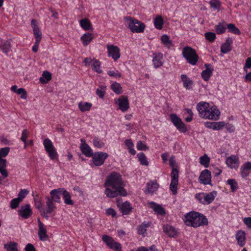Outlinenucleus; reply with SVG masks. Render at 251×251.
<instances>
[{"mask_svg":"<svg viewBox=\"0 0 251 251\" xmlns=\"http://www.w3.org/2000/svg\"><path fill=\"white\" fill-rule=\"evenodd\" d=\"M125 22H126L127 27L132 32H143L145 28V25L143 23L130 17H125Z\"/></svg>","mask_w":251,"mask_h":251,"instance_id":"39448f33","label":"nucleus"},{"mask_svg":"<svg viewBox=\"0 0 251 251\" xmlns=\"http://www.w3.org/2000/svg\"><path fill=\"white\" fill-rule=\"evenodd\" d=\"M63 188H58L51 190L50 192V197H45L46 211L45 213H51L56 208L55 202H61V196L62 195Z\"/></svg>","mask_w":251,"mask_h":251,"instance_id":"7ed1b4c3","label":"nucleus"},{"mask_svg":"<svg viewBox=\"0 0 251 251\" xmlns=\"http://www.w3.org/2000/svg\"><path fill=\"white\" fill-rule=\"evenodd\" d=\"M51 79V74L48 71H44L42 74V77L40 78V81L44 83L50 81Z\"/></svg>","mask_w":251,"mask_h":251,"instance_id":"4c0bfd02","label":"nucleus"},{"mask_svg":"<svg viewBox=\"0 0 251 251\" xmlns=\"http://www.w3.org/2000/svg\"><path fill=\"white\" fill-rule=\"evenodd\" d=\"M180 78L183 82V87L186 90H191L193 88L194 82L192 79L187 76V75L182 74L180 75Z\"/></svg>","mask_w":251,"mask_h":251,"instance_id":"aec40b11","label":"nucleus"},{"mask_svg":"<svg viewBox=\"0 0 251 251\" xmlns=\"http://www.w3.org/2000/svg\"><path fill=\"white\" fill-rule=\"evenodd\" d=\"M106 214L108 216H111L112 217H114L116 216V212L113 208H109L106 210Z\"/></svg>","mask_w":251,"mask_h":251,"instance_id":"338daca9","label":"nucleus"},{"mask_svg":"<svg viewBox=\"0 0 251 251\" xmlns=\"http://www.w3.org/2000/svg\"><path fill=\"white\" fill-rule=\"evenodd\" d=\"M43 144L50 158L52 160H54L56 158L58 154L51 140L46 138L44 140Z\"/></svg>","mask_w":251,"mask_h":251,"instance_id":"0eeeda50","label":"nucleus"},{"mask_svg":"<svg viewBox=\"0 0 251 251\" xmlns=\"http://www.w3.org/2000/svg\"><path fill=\"white\" fill-rule=\"evenodd\" d=\"M17 245V243L10 241L4 245V248L6 251H18Z\"/></svg>","mask_w":251,"mask_h":251,"instance_id":"473e14b6","label":"nucleus"},{"mask_svg":"<svg viewBox=\"0 0 251 251\" xmlns=\"http://www.w3.org/2000/svg\"><path fill=\"white\" fill-rule=\"evenodd\" d=\"M107 49L108 56L111 57L114 61L117 60L120 57V49L117 46L108 45Z\"/></svg>","mask_w":251,"mask_h":251,"instance_id":"9b49d317","label":"nucleus"},{"mask_svg":"<svg viewBox=\"0 0 251 251\" xmlns=\"http://www.w3.org/2000/svg\"><path fill=\"white\" fill-rule=\"evenodd\" d=\"M178 184V181L172 180L170 185V188L173 192V194L176 195V194L177 185Z\"/></svg>","mask_w":251,"mask_h":251,"instance_id":"603ef678","label":"nucleus"},{"mask_svg":"<svg viewBox=\"0 0 251 251\" xmlns=\"http://www.w3.org/2000/svg\"><path fill=\"white\" fill-rule=\"evenodd\" d=\"M171 122L180 132L185 133L187 129L181 119L175 114H171L170 115Z\"/></svg>","mask_w":251,"mask_h":251,"instance_id":"6e6552de","label":"nucleus"},{"mask_svg":"<svg viewBox=\"0 0 251 251\" xmlns=\"http://www.w3.org/2000/svg\"><path fill=\"white\" fill-rule=\"evenodd\" d=\"M205 39L210 42H213L216 39V34L214 32H207L204 34Z\"/></svg>","mask_w":251,"mask_h":251,"instance_id":"de8ad7c7","label":"nucleus"},{"mask_svg":"<svg viewBox=\"0 0 251 251\" xmlns=\"http://www.w3.org/2000/svg\"><path fill=\"white\" fill-rule=\"evenodd\" d=\"M238 162V158L236 156L228 157L226 159L227 165L231 168L235 167V165Z\"/></svg>","mask_w":251,"mask_h":251,"instance_id":"c756f323","label":"nucleus"},{"mask_svg":"<svg viewBox=\"0 0 251 251\" xmlns=\"http://www.w3.org/2000/svg\"><path fill=\"white\" fill-rule=\"evenodd\" d=\"M139 160L142 165L148 166L149 162L147 160L145 154L143 152H140L137 155Z\"/></svg>","mask_w":251,"mask_h":251,"instance_id":"c03bdc74","label":"nucleus"},{"mask_svg":"<svg viewBox=\"0 0 251 251\" xmlns=\"http://www.w3.org/2000/svg\"><path fill=\"white\" fill-rule=\"evenodd\" d=\"M217 194V192L216 191H213L209 193H203L204 200L203 202H204V204L211 203L214 200Z\"/></svg>","mask_w":251,"mask_h":251,"instance_id":"393cba45","label":"nucleus"},{"mask_svg":"<svg viewBox=\"0 0 251 251\" xmlns=\"http://www.w3.org/2000/svg\"><path fill=\"white\" fill-rule=\"evenodd\" d=\"M116 103H118L119 108L122 112H126L129 108V104L126 96H121L118 99V101Z\"/></svg>","mask_w":251,"mask_h":251,"instance_id":"f8f14e48","label":"nucleus"},{"mask_svg":"<svg viewBox=\"0 0 251 251\" xmlns=\"http://www.w3.org/2000/svg\"><path fill=\"white\" fill-rule=\"evenodd\" d=\"M117 206L119 207L120 210L123 215L129 214L132 209L130 203L127 201H125L121 205L118 204Z\"/></svg>","mask_w":251,"mask_h":251,"instance_id":"4be33fe9","label":"nucleus"},{"mask_svg":"<svg viewBox=\"0 0 251 251\" xmlns=\"http://www.w3.org/2000/svg\"><path fill=\"white\" fill-rule=\"evenodd\" d=\"M232 43V40L231 38L228 37L226 42L221 46V51L224 53H226L230 51L231 49V45Z\"/></svg>","mask_w":251,"mask_h":251,"instance_id":"b1692460","label":"nucleus"},{"mask_svg":"<svg viewBox=\"0 0 251 251\" xmlns=\"http://www.w3.org/2000/svg\"><path fill=\"white\" fill-rule=\"evenodd\" d=\"M211 7L214 9L219 10L221 6V2L218 0H211L209 2Z\"/></svg>","mask_w":251,"mask_h":251,"instance_id":"3c124183","label":"nucleus"},{"mask_svg":"<svg viewBox=\"0 0 251 251\" xmlns=\"http://www.w3.org/2000/svg\"><path fill=\"white\" fill-rule=\"evenodd\" d=\"M92 106V104L88 102H80L78 103V107L81 112L89 111Z\"/></svg>","mask_w":251,"mask_h":251,"instance_id":"72a5a7b5","label":"nucleus"},{"mask_svg":"<svg viewBox=\"0 0 251 251\" xmlns=\"http://www.w3.org/2000/svg\"><path fill=\"white\" fill-rule=\"evenodd\" d=\"M21 202V201L20 199H18L17 198L12 199L10 201V207L12 209L16 208L19 206V203Z\"/></svg>","mask_w":251,"mask_h":251,"instance_id":"864d4df0","label":"nucleus"},{"mask_svg":"<svg viewBox=\"0 0 251 251\" xmlns=\"http://www.w3.org/2000/svg\"><path fill=\"white\" fill-rule=\"evenodd\" d=\"M31 25L33 28L35 41L40 42L42 38V34L37 25L36 20L32 19L31 20Z\"/></svg>","mask_w":251,"mask_h":251,"instance_id":"2eb2a0df","label":"nucleus"},{"mask_svg":"<svg viewBox=\"0 0 251 251\" xmlns=\"http://www.w3.org/2000/svg\"><path fill=\"white\" fill-rule=\"evenodd\" d=\"M62 196L65 204L68 205H73L74 204V201L71 200L70 194L64 188H63Z\"/></svg>","mask_w":251,"mask_h":251,"instance_id":"c85d7f7f","label":"nucleus"},{"mask_svg":"<svg viewBox=\"0 0 251 251\" xmlns=\"http://www.w3.org/2000/svg\"><path fill=\"white\" fill-rule=\"evenodd\" d=\"M178 171L176 168H173L171 173V180L178 181Z\"/></svg>","mask_w":251,"mask_h":251,"instance_id":"13d9d810","label":"nucleus"},{"mask_svg":"<svg viewBox=\"0 0 251 251\" xmlns=\"http://www.w3.org/2000/svg\"><path fill=\"white\" fill-rule=\"evenodd\" d=\"M211 173L207 170L202 171L199 177V181L200 183L203 184H211Z\"/></svg>","mask_w":251,"mask_h":251,"instance_id":"ddd939ff","label":"nucleus"},{"mask_svg":"<svg viewBox=\"0 0 251 251\" xmlns=\"http://www.w3.org/2000/svg\"><path fill=\"white\" fill-rule=\"evenodd\" d=\"M162 43L168 48L172 45V41L170 39V37L166 34L163 35L161 37Z\"/></svg>","mask_w":251,"mask_h":251,"instance_id":"ea45409f","label":"nucleus"},{"mask_svg":"<svg viewBox=\"0 0 251 251\" xmlns=\"http://www.w3.org/2000/svg\"><path fill=\"white\" fill-rule=\"evenodd\" d=\"M151 207L154 210V211L161 215H163L165 214L164 209L160 205L156 204L155 203L152 202L150 203Z\"/></svg>","mask_w":251,"mask_h":251,"instance_id":"2f4dec72","label":"nucleus"},{"mask_svg":"<svg viewBox=\"0 0 251 251\" xmlns=\"http://www.w3.org/2000/svg\"><path fill=\"white\" fill-rule=\"evenodd\" d=\"M102 240L110 249L116 251H122L121 245L115 242L110 236L106 235H103Z\"/></svg>","mask_w":251,"mask_h":251,"instance_id":"9d476101","label":"nucleus"},{"mask_svg":"<svg viewBox=\"0 0 251 251\" xmlns=\"http://www.w3.org/2000/svg\"><path fill=\"white\" fill-rule=\"evenodd\" d=\"M10 151L9 147H5L0 149V157H6Z\"/></svg>","mask_w":251,"mask_h":251,"instance_id":"bf43d9fd","label":"nucleus"},{"mask_svg":"<svg viewBox=\"0 0 251 251\" xmlns=\"http://www.w3.org/2000/svg\"><path fill=\"white\" fill-rule=\"evenodd\" d=\"M205 102L199 103L197 105V110L199 112L200 116L205 119H209L213 120H217L219 119L220 112L216 106H213L210 109L204 106Z\"/></svg>","mask_w":251,"mask_h":251,"instance_id":"20e7f679","label":"nucleus"},{"mask_svg":"<svg viewBox=\"0 0 251 251\" xmlns=\"http://www.w3.org/2000/svg\"><path fill=\"white\" fill-rule=\"evenodd\" d=\"M81 27L85 30H89L93 29L91 24L88 19H83L80 21Z\"/></svg>","mask_w":251,"mask_h":251,"instance_id":"7c9ffc66","label":"nucleus"},{"mask_svg":"<svg viewBox=\"0 0 251 251\" xmlns=\"http://www.w3.org/2000/svg\"><path fill=\"white\" fill-rule=\"evenodd\" d=\"M28 193V191L26 189H21L18 195V197L17 198L20 199V201H22Z\"/></svg>","mask_w":251,"mask_h":251,"instance_id":"4d7b16f0","label":"nucleus"},{"mask_svg":"<svg viewBox=\"0 0 251 251\" xmlns=\"http://www.w3.org/2000/svg\"><path fill=\"white\" fill-rule=\"evenodd\" d=\"M16 93L18 95H21V98L22 99H26L27 98V93L25 91V90L24 88H21L18 89Z\"/></svg>","mask_w":251,"mask_h":251,"instance_id":"6e6d98bb","label":"nucleus"},{"mask_svg":"<svg viewBox=\"0 0 251 251\" xmlns=\"http://www.w3.org/2000/svg\"><path fill=\"white\" fill-rule=\"evenodd\" d=\"M18 213L23 219H28L32 214L30 205L26 204L25 205H22L20 209L18 211Z\"/></svg>","mask_w":251,"mask_h":251,"instance_id":"4468645a","label":"nucleus"},{"mask_svg":"<svg viewBox=\"0 0 251 251\" xmlns=\"http://www.w3.org/2000/svg\"><path fill=\"white\" fill-rule=\"evenodd\" d=\"M183 220L187 226L194 227L208 225V221L205 216L194 211L187 213Z\"/></svg>","mask_w":251,"mask_h":251,"instance_id":"f03ea898","label":"nucleus"},{"mask_svg":"<svg viewBox=\"0 0 251 251\" xmlns=\"http://www.w3.org/2000/svg\"><path fill=\"white\" fill-rule=\"evenodd\" d=\"M241 175L242 177L246 178L249 176L251 170V162H247L240 168Z\"/></svg>","mask_w":251,"mask_h":251,"instance_id":"5701e85b","label":"nucleus"},{"mask_svg":"<svg viewBox=\"0 0 251 251\" xmlns=\"http://www.w3.org/2000/svg\"><path fill=\"white\" fill-rule=\"evenodd\" d=\"M195 198L198 200V201H199L200 202H201V203L204 204V203L203 201V200H204V195H203V193H199V194H196L195 195Z\"/></svg>","mask_w":251,"mask_h":251,"instance_id":"69168bd1","label":"nucleus"},{"mask_svg":"<svg viewBox=\"0 0 251 251\" xmlns=\"http://www.w3.org/2000/svg\"><path fill=\"white\" fill-rule=\"evenodd\" d=\"M251 68V57H248L246 60V63L244 67V70L246 72H247L246 68Z\"/></svg>","mask_w":251,"mask_h":251,"instance_id":"0e129e2a","label":"nucleus"},{"mask_svg":"<svg viewBox=\"0 0 251 251\" xmlns=\"http://www.w3.org/2000/svg\"><path fill=\"white\" fill-rule=\"evenodd\" d=\"M158 186L156 180L150 181L147 184L146 193H153L157 190Z\"/></svg>","mask_w":251,"mask_h":251,"instance_id":"cd10ccee","label":"nucleus"},{"mask_svg":"<svg viewBox=\"0 0 251 251\" xmlns=\"http://www.w3.org/2000/svg\"><path fill=\"white\" fill-rule=\"evenodd\" d=\"M225 125V123L224 122H214L212 126V129L214 130H219L221 129Z\"/></svg>","mask_w":251,"mask_h":251,"instance_id":"5fc2aeb1","label":"nucleus"},{"mask_svg":"<svg viewBox=\"0 0 251 251\" xmlns=\"http://www.w3.org/2000/svg\"><path fill=\"white\" fill-rule=\"evenodd\" d=\"M80 141L81 144L80 146V149L82 153L87 157H91L93 154L92 150L88 145L86 143L84 139H81Z\"/></svg>","mask_w":251,"mask_h":251,"instance_id":"dca6fc26","label":"nucleus"},{"mask_svg":"<svg viewBox=\"0 0 251 251\" xmlns=\"http://www.w3.org/2000/svg\"><path fill=\"white\" fill-rule=\"evenodd\" d=\"M107 74L110 76H113L115 78H120L122 76V74L117 70L109 71L107 72Z\"/></svg>","mask_w":251,"mask_h":251,"instance_id":"052dcab7","label":"nucleus"},{"mask_svg":"<svg viewBox=\"0 0 251 251\" xmlns=\"http://www.w3.org/2000/svg\"><path fill=\"white\" fill-rule=\"evenodd\" d=\"M149 226L150 224L149 223L145 224V223L139 226L138 228V234L145 236L147 231L146 228Z\"/></svg>","mask_w":251,"mask_h":251,"instance_id":"37998d69","label":"nucleus"},{"mask_svg":"<svg viewBox=\"0 0 251 251\" xmlns=\"http://www.w3.org/2000/svg\"><path fill=\"white\" fill-rule=\"evenodd\" d=\"M93 39V35L91 33H85L83 34L81 37V40L82 41L83 45L86 46L92 41Z\"/></svg>","mask_w":251,"mask_h":251,"instance_id":"f704fd0d","label":"nucleus"},{"mask_svg":"<svg viewBox=\"0 0 251 251\" xmlns=\"http://www.w3.org/2000/svg\"><path fill=\"white\" fill-rule=\"evenodd\" d=\"M111 88L116 94H121L122 93V88L120 83L114 82L111 85Z\"/></svg>","mask_w":251,"mask_h":251,"instance_id":"58836bf2","label":"nucleus"},{"mask_svg":"<svg viewBox=\"0 0 251 251\" xmlns=\"http://www.w3.org/2000/svg\"><path fill=\"white\" fill-rule=\"evenodd\" d=\"M137 149L139 151H146L149 149V148L141 141H139L137 144Z\"/></svg>","mask_w":251,"mask_h":251,"instance_id":"680f3d73","label":"nucleus"},{"mask_svg":"<svg viewBox=\"0 0 251 251\" xmlns=\"http://www.w3.org/2000/svg\"><path fill=\"white\" fill-rule=\"evenodd\" d=\"M204 67L206 69L202 72L201 77L205 81H208L212 75L214 69L210 64H205Z\"/></svg>","mask_w":251,"mask_h":251,"instance_id":"f3484780","label":"nucleus"},{"mask_svg":"<svg viewBox=\"0 0 251 251\" xmlns=\"http://www.w3.org/2000/svg\"><path fill=\"white\" fill-rule=\"evenodd\" d=\"M92 70H94L99 74L102 73L100 69V62L97 60H95L93 64Z\"/></svg>","mask_w":251,"mask_h":251,"instance_id":"49530a36","label":"nucleus"},{"mask_svg":"<svg viewBox=\"0 0 251 251\" xmlns=\"http://www.w3.org/2000/svg\"><path fill=\"white\" fill-rule=\"evenodd\" d=\"M104 186L106 187L105 194L107 197L127 195V192L124 188L122 176L118 173L113 172L108 175L106 178Z\"/></svg>","mask_w":251,"mask_h":251,"instance_id":"f257e3e1","label":"nucleus"},{"mask_svg":"<svg viewBox=\"0 0 251 251\" xmlns=\"http://www.w3.org/2000/svg\"><path fill=\"white\" fill-rule=\"evenodd\" d=\"M163 24V20L161 16L158 15L155 18L154 20V25L156 28L158 29H162Z\"/></svg>","mask_w":251,"mask_h":251,"instance_id":"c9c22d12","label":"nucleus"},{"mask_svg":"<svg viewBox=\"0 0 251 251\" xmlns=\"http://www.w3.org/2000/svg\"><path fill=\"white\" fill-rule=\"evenodd\" d=\"M94 146L98 148H101L104 146L103 142L98 137H95L93 140Z\"/></svg>","mask_w":251,"mask_h":251,"instance_id":"8fccbe9b","label":"nucleus"},{"mask_svg":"<svg viewBox=\"0 0 251 251\" xmlns=\"http://www.w3.org/2000/svg\"><path fill=\"white\" fill-rule=\"evenodd\" d=\"M182 55L188 63L192 65H196L199 58L196 51L190 47H186L183 48Z\"/></svg>","mask_w":251,"mask_h":251,"instance_id":"423d86ee","label":"nucleus"},{"mask_svg":"<svg viewBox=\"0 0 251 251\" xmlns=\"http://www.w3.org/2000/svg\"><path fill=\"white\" fill-rule=\"evenodd\" d=\"M11 45L10 42L9 41H3L2 40H0V49L4 53L7 55L8 52L11 49Z\"/></svg>","mask_w":251,"mask_h":251,"instance_id":"bb28decb","label":"nucleus"},{"mask_svg":"<svg viewBox=\"0 0 251 251\" xmlns=\"http://www.w3.org/2000/svg\"><path fill=\"white\" fill-rule=\"evenodd\" d=\"M25 251H36V249L32 244L28 243L25 246Z\"/></svg>","mask_w":251,"mask_h":251,"instance_id":"774afa93","label":"nucleus"},{"mask_svg":"<svg viewBox=\"0 0 251 251\" xmlns=\"http://www.w3.org/2000/svg\"><path fill=\"white\" fill-rule=\"evenodd\" d=\"M236 238L240 247H243L245 245V233L244 231L238 230L236 234Z\"/></svg>","mask_w":251,"mask_h":251,"instance_id":"a878e982","label":"nucleus"},{"mask_svg":"<svg viewBox=\"0 0 251 251\" xmlns=\"http://www.w3.org/2000/svg\"><path fill=\"white\" fill-rule=\"evenodd\" d=\"M163 231L170 237H175L177 235L176 230L172 226L165 225L163 226Z\"/></svg>","mask_w":251,"mask_h":251,"instance_id":"412c9836","label":"nucleus"},{"mask_svg":"<svg viewBox=\"0 0 251 251\" xmlns=\"http://www.w3.org/2000/svg\"><path fill=\"white\" fill-rule=\"evenodd\" d=\"M227 183L230 186L231 190L234 192L238 188V184L234 179H230L227 180Z\"/></svg>","mask_w":251,"mask_h":251,"instance_id":"a18cd8bd","label":"nucleus"},{"mask_svg":"<svg viewBox=\"0 0 251 251\" xmlns=\"http://www.w3.org/2000/svg\"><path fill=\"white\" fill-rule=\"evenodd\" d=\"M227 25L226 23H220L215 26L216 32L218 34H221L225 32Z\"/></svg>","mask_w":251,"mask_h":251,"instance_id":"e433bc0d","label":"nucleus"},{"mask_svg":"<svg viewBox=\"0 0 251 251\" xmlns=\"http://www.w3.org/2000/svg\"><path fill=\"white\" fill-rule=\"evenodd\" d=\"M38 223L39 225L38 236L41 241H44L48 237L47 234V230L44 225L42 223L40 219H38Z\"/></svg>","mask_w":251,"mask_h":251,"instance_id":"a211bd4d","label":"nucleus"},{"mask_svg":"<svg viewBox=\"0 0 251 251\" xmlns=\"http://www.w3.org/2000/svg\"><path fill=\"white\" fill-rule=\"evenodd\" d=\"M162 53L158 52L154 53L153 54L152 62L154 68H157L163 65V62L162 61Z\"/></svg>","mask_w":251,"mask_h":251,"instance_id":"6ab92c4d","label":"nucleus"},{"mask_svg":"<svg viewBox=\"0 0 251 251\" xmlns=\"http://www.w3.org/2000/svg\"><path fill=\"white\" fill-rule=\"evenodd\" d=\"M108 156V154L103 152H96L91 156L93 164L96 166H100L103 165Z\"/></svg>","mask_w":251,"mask_h":251,"instance_id":"1a4fd4ad","label":"nucleus"},{"mask_svg":"<svg viewBox=\"0 0 251 251\" xmlns=\"http://www.w3.org/2000/svg\"><path fill=\"white\" fill-rule=\"evenodd\" d=\"M227 28L228 29V32L232 33L233 34L236 35H239L241 33V32L239 28L236 27L234 24H229L227 25Z\"/></svg>","mask_w":251,"mask_h":251,"instance_id":"a19ab883","label":"nucleus"},{"mask_svg":"<svg viewBox=\"0 0 251 251\" xmlns=\"http://www.w3.org/2000/svg\"><path fill=\"white\" fill-rule=\"evenodd\" d=\"M106 86H101L98 88L96 91V94L100 98H103L105 93Z\"/></svg>","mask_w":251,"mask_h":251,"instance_id":"09e8293b","label":"nucleus"},{"mask_svg":"<svg viewBox=\"0 0 251 251\" xmlns=\"http://www.w3.org/2000/svg\"><path fill=\"white\" fill-rule=\"evenodd\" d=\"M28 133L27 129H24L22 132L21 139L25 143V147H26V139L28 137Z\"/></svg>","mask_w":251,"mask_h":251,"instance_id":"e2e57ef3","label":"nucleus"},{"mask_svg":"<svg viewBox=\"0 0 251 251\" xmlns=\"http://www.w3.org/2000/svg\"><path fill=\"white\" fill-rule=\"evenodd\" d=\"M210 162V158L205 154L204 155L200 157V163L203 165L205 168L208 167Z\"/></svg>","mask_w":251,"mask_h":251,"instance_id":"79ce46f5","label":"nucleus"}]
</instances>
